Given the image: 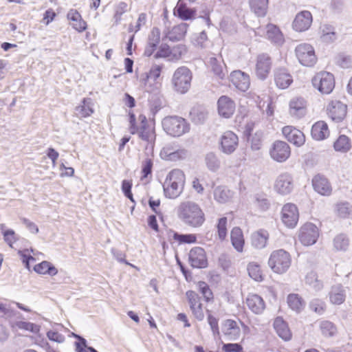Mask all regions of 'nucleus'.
<instances>
[{
  "label": "nucleus",
  "mask_w": 352,
  "mask_h": 352,
  "mask_svg": "<svg viewBox=\"0 0 352 352\" xmlns=\"http://www.w3.org/2000/svg\"><path fill=\"white\" fill-rule=\"evenodd\" d=\"M179 218L186 225L192 228L201 227L205 221V214L201 207L191 201L180 204L177 209Z\"/></svg>",
  "instance_id": "1"
},
{
  "label": "nucleus",
  "mask_w": 352,
  "mask_h": 352,
  "mask_svg": "<svg viewBox=\"0 0 352 352\" xmlns=\"http://www.w3.org/2000/svg\"><path fill=\"white\" fill-rule=\"evenodd\" d=\"M185 175L179 169H173L168 173L163 184L164 195L170 199L178 197L183 191Z\"/></svg>",
  "instance_id": "2"
},
{
  "label": "nucleus",
  "mask_w": 352,
  "mask_h": 352,
  "mask_svg": "<svg viewBox=\"0 0 352 352\" xmlns=\"http://www.w3.org/2000/svg\"><path fill=\"white\" fill-rule=\"evenodd\" d=\"M162 124L164 130L173 137H179L190 130V126L186 120L179 116L166 117Z\"/></svg>",
  "instance_id": "3"
},
{
  "label": "nucleus",
  "mask_w": 352,
  "mask_h": 352,
  "mask_svg": "<svg viewBox=\"0 0 352 352\" xmlns=\"http://www.w3.org/2000/svg\"><path fill=\"white\" fill-rule=\"evenodd\" d=\"M192 80L190 70L184 66L178 67L174 72L171 82L173 89L179 94H186L190 89Z\"/></svg>",
  "instance_id": "4"
},
{
  "label": "nucleus",
  "mask_w": 352,
  "mask_h": 352,
  "mask_svg": "<svg viewBox=\"0 0 352 352\" xmlns=\"http://www.w3.org/2000/svg\"><path fill=\"white\" fill-rule=\"evenodd\" d=\"M268 264L271 269L277 274L285 272L291 265V256L284 250H278L271 254Z\"/></svg>",
  "instance_id": "5"
},
{
  "label": "nucleus",
  "mask_w": 352,
  "mask_h": 352,
  "mask_svg": "<svg viewBox=\"0 0 352 352\" xmlns=\"http://www.w3.org/2000/svg\"><path fill=\"white\" fill-rule=\"evenodd\" d=\"M313 87L322 94H330L335 87L334 76L327 72L317 73L311 80Z\"/></svg>",
  "instance_id": "6"
},
{
  "label": "nucleus",
  "mask_w": 352,
  "mask_h": 352,
  "mask_svg": "<svg viewBox=\"0 0 352 352\" xmlns=\"http://www.w3.org/2000/svg\"><path fill=\"white\" fill-rule=\"evenodd\" d=\"M295 54L298 62L305 67H313L317 62L314 47L309 43H300L295 48Z\"/></svg>",
  "instance_id": "7"
},
{
  "label": "nucleus",
  "mask_w": 352,
  "mask_h": 352,
  "mask_svg": "<svg viewBox=\"0 0 352 352\" xmlns=\"http://www.w3.org/2000/svg\"><path fill=\"white\" fill-rule=\"evenodd\" d=\"M319 237V230L312 223H306L299 230L298 239L300 243L305 246L315 244Z\"/></svg>",
  "instance_id": "8"
},
{
  "label": "nucleus",
  "mask_w": 352,
  "mask_h": 352,
  "mask_svg": "<svg viewBox=\"0 0 352 352\" xmlns=\"http://www.w3.org/2000/svg\"><path fill=\"white\" fill-rule=\"evenodd\" d=\"M220 151L226 154L233 153L239 146V138L236 133L231 131L224 132L219 140Z\"/></svg>",
  "instance_id": "9"
},
{
  "label": "nucleus",
  "mask_w": 352,
  "mask_h": 352,
  "mask_svg": "<svg viewBox=\"0 0 352 352\" xmlns=\"http://www.w3.org/2000/svg\"><path fill=\"white\" fill-rule=\"evenodd\" d=\"M291 155L289 146L283 141H275L270 149L271 158L277 162H285Z\"/></svg>",
  "instance_id": "10"
},
{
  "label": "nucleus",
  "mask_w": 352,
  "mask_h": 352,
  "mask_svg": "<svg viewBox=\"0 0 352 352\" xmlns=\"http://www.w3.org/2000/svg\"><path fill=\"white\" fill-rule=\"evenodd\" d=\"M294 179L291 174L283 173L276 179L274 182V190L282 195H289L294 189Z\"/></svg>",
  "instance_id": "11"
},
{
  "label": "nucleus",
  "mask_w": 352,
  "mask_h": 352,
  "mask_svg": "<svg viewBox=\"0 0 352 352\" xmlns=\"http://www.w3.org/2000/svg\"><path fill=\"white\" fill-rule=\"evenodd\" d=\"M272 59L267 54H261L256 58L255 72L260 80H265L268 76L272 68Z\"/></svg>",
  "instance_id": "12"
},
{
  "label": "nucleus",
  "mask_w": 352,
  "mask_h": 352,
  "mask_svg": "<svg viewBox=\"0 0 352 352\" xmlns=\"http://www.w3.org/2000/svg\"><path fill=\"white\" fill-rule=\"evenodd\" d=\"M346 111V105L339 100H333L327 107L328 116L336 122H340L344 119Z\"/></svg>",
  "instance_id": "13"
},
{
  "label": "nucleus",
  "mask_w": 352,
  "mask_h": 352,
  "mask_svg": "<svg viewBox=\"0 0 352 352\" xmlns=\"http://www.w3.org/2000/svg\"><path fill=\"white\" fill-rule=\"evenodd\" d=\"M307 101L302 97H294L289 102V114L296 119L304 117L307 113Z\"/></svg>",
  "instance_id": "14"
},
{
  "label": "nucleus",
  "mask_w": 352,
  "mask_h": 352,
  "mask_svg": "<svg viewBox=\"0 0 352 352\" xmlns=\"http://www.w3.org/2000/svg\"><path fill=\"white\" fill-rule=\"evenodd\" d=\"M282 221L288 228H294L299 218L298 210L295 204H286L282 208Z\"/></svg>",
  "instance_id": "15"
},
{
  "label": "nucleus",
  "mask_w": 352,
  "mask_h": 352,
  "mask_svg": "<svg viewBox=\"0 0 352 352\" xmlns=\"http://www.w3.org/2000/svg\"><path fill=\"white\" fill-rule=\"evenodd\" d=\"M312 21V14L309 11H301L296 14L292 26L297 32H304L310 28Z\"/></svg>",
  "instance_id": "16"
},
{
  "label": "nucleus",
  "mask_w": 352,
  "mask_h": 352,
  "mask_svg": "<svg viewBox=\"0 0 352 352\" xmlns=\"http://www.w3.org/2000/svg\"><path fill=\"white\" fill-rule=\"evenodd\" d=\"M312 186L316 192L321 195L329 196L331 194L332 187L328 179L321 174L315 175L312 179Z\"/></svg>",
  "instance_id": "17"
},
{
  "label": "nucleus",
  "mask_w": 352,
  "mask_h": 352,
  "mask_svg": "<svg viewBox=\"0 0 352 352\" xmlns=\"http://www.w3.org/2000/svg\"><path fill=\"white\" fill-rule=\"evenodd\" d=\"M282 132L287 141L296 146L303 145L305 142V137L303 133L292 126L283 127Z\"/></svg>",
  "instance_id": "18"
},
{
  "label": "nucleus",
  "mask_w": 352,
  "mask_h": 352,
  "mask_svg": "<svg viewBox=\"0 0 352 352\" xmlns=\"http://www.w3.org/2000/svg\"><path fill=\"white\" fill-rule=\"evenodd\" d=\"M189 261L192 267H206L208 262L204 250L201 247L192 248L189 252Z\"/></svg>",
  "instance_id": "19"
},
{
  "label": "nucleus",
  "mask_w": 352,
  "mask_h": 352,
  "mask_svg": "<svg viewBox=\"0 0 352 352\" xmlns=\"http://www.w3.org/2000/svg\"><path fill=\"white\" fill-rule=\"evenodd\" d=\"M230 81L232 85L241 91H247L250 85V80L248 74L241 70H236L230 74Z\"/></svg>",
  "instance_id": "20"
},
{
  "label": "nucleus",
  "mask_w": 352,
  "mask_h": 352,
  "mask_svg": "<svg viewBox=\"0 0 352 352\" xmlns=\"http://www.w3.org/2000/svg\"><path fill=\"white\" fill-rule=\"evenodd\" d=\"M221 331L228 340H236L241 335L238 322L231 319L223 321Z\"/></svg>",
  "instance_id": "21"
},
{
  "label": "nucleus",
  "mask_w": 352,
  "mask_h": 352,
  "mask_svg": "<svg viewBox=\"0 0 352 352\" xmlns=\"http://www.w3.org/2000/svg\"><path fill=\"white\" fill-rule=\"evenodd\" d=\"M219 115L226 118H230L235 111L234 101L226 96H221L217 102Z\"/></svg>",
  "instance_id": "22"
},
{
  "label": "nucleus",
  "mask_w": 352,
  "mask_h": 352,
  "mask_svg": "<svg viewBox=\"0 0 352 352\" xmlns=\"http://www.w3.org/2000/svg\"><path fill=\"white\" fill-rule=\"evenodd\" d=\"M139 138L146 142L145 149L146 153H151L153 151L155 134L154 129L148 126H140V131L138 132Z\"/></svg>",
  "instance_id": "23"
},
{
  "label": "nucleus",
  "mask_w": 352,
  "mask_h": 352,
  "mask_svg": "<svg viewBox=\"0 0 352 352\" xmlns=\"http://www.w3.org/2000/svg\"><path fill=\"white\" fill-rule=\"evenodd\" d=\"M274 81L278 87L284 89L292 84L293 78L285 68H278L274 72Z\"/></svg>",
  "instance_id": "24"
},
{
  "label": "nucleus",
  "mask_w": 352,
  "mask_h": 352,
  "mask_svg": "<svg viewBox=\"0 0 352 352\" xmlns=\"http://www.w3.org/2000/svg\"><path fill=\"white\" fill-rule=\"evenodd\" d=\"M248 308L256 314H261L265 308L263 299L257 294H249L246 298Z\"/></svg>",
  "instance_id": "25"
},
{
  "label": "nucleus",
  "mask_w": 352,
  "mask_h": 352,
  "mask_svg": "<svg viewBox=\"0 0 352 352\" xmlns=\"http://www.w3.org/2000/svg\"><path fill=\"white\" fill-rule=\"evenodd\" d=\"M67 16L72 22V26L78 32H82L87 29V23L82 19L81 15L76 10H69Z\"/></svg>",
  "instance_id": "26"
},
{
  "label": "nucleus",
  "mask_w": 352,
  "mask_h": 352,
  "mask_svg": "<svg viewBox=\"0 0 352 352\" xmlns=\"http://www.w3.org/2000/svg\"><path fill=\"white\" fill-rule=\"evenodd\" d=\"M329 135L327 124L324 121L316 122L311 128V136L316 140H322Z\"/></svg>",
  "instance_id": "27"
},
{
  "label": "nucleus",
  "mask_w": 352,
  "mask_h": 352,
  "mask_svg": "<svg viewBox=\"0 0 352 352\" xmlns=\"http://www.w3.org/2000/svg\"><path fill=\"white\" fill-rule=\"evenodd\" d=\"M267 38L273 43L281 45L284 43V37L280 29L275 25L268 24L266 26Z\"/></svg>",
  "instance_id": "28"
},
{
  "label": "nucleus",
  "mask_w": 352,
  "mask_h": 352,
  "mask_svg": "<svg viewBox=\"0 0 352 352\" xmlns=\"http://www.w3.org/2000/svg\"><path fill=\"white\" fill-rule=\"evenodd\" d=\"M274 327L277 334L285 341H288L292 338V333L287 326V324L280 317L275 319Z\"/></svg>",
  "instance_id": "29"
},
{
  "label": "nucleus",
  "mask_w": 352,
  "mask_h": 352,
  "mask_svg": "<svg viewBox=\"0 0 352 352\" xmlns=\"http://www.w3.org/2000/svg\"><path fill=\"white\" fill-rule=\"evenodd\" d=\"M346 298V291L341 285H333L329 292L330 302L333 305L342 304Z\"/></svg>",
  "instance_id": "30"
},
{
  "label": "nucleus",
  "mask_w": 352,
  "mask_h": 352,
  "mask_svg": "<svg viewBox=\"0 0 352 352\" xmlns=\"http://www.w3.org/2000/svg\"><path fill=\"white\" fill-rule=\"evenodd\" d=\"M214 199L220 204H225L230 201L233 192L226 186H217L214 190Z\"/></svg>",
  "instance_id": "31"
},
{
  "label": "nucleus",
  "mask_w": 352,
  "mask_h": 352,
  "mask_svg": "<svg viewBox=\"0 0 352 352\" xmlns=\"http://www.w3.org/2000/svg\"><path fill=\"white\" fill-rule=\"evenodd\" d=\"M269 234L265 230H259L253 233L251 236L252 246L257 249H262L265 247Z\"/></svg>",
  "instance_id": "32"
},
{
  "label": "nucleus",
  "mask_w": 352,
  "mask_h": 352,
  "mask_svg": "<svg viewBox=\"0 0 352 352\" xmlns=\"http://www.w3.org/2000/svg\"><path fill=\"white\" fill-rule=\"evenodd\" d=\"M231 241L233 247L238 252H242L244 245V238L241 229L234 227L230 233Z\"/></svg>",
  "instance_id": "33"
},
{
  "label": "nucleus",
  "mask_w": 352,
  "mask_h": 352,
  "mask_svg": "<svg viewBox=\"0 0 352 352\" xmlns=\"http://www.w3.org/2000/svg\"><path fill=\"white\" fill-rule=\"evenodd\" d=\"M175 14L182 20H189L195 17L196 10L194 9L188 8L185 4L179 0L175 8Z\"/></svg>",
  "instance_id": "34"
},
{
  "label": "nucleus",
  "mask_w": 352,
  "mask_h": 352,
  "mask_svg": "<svg viewBox=\"0 0 352 352\" xmlns=\"http://www.w3.org/2000/svg\"><path fill=\"white\" fill-rule=\"evenodd\" d=\"M251 10L258 16H264L268 8V0H249Z\"/></svg>",
  "instance_id": "35"
},
{
  "label": "nucleus",
  "mask_w": 352,
  "mask_h": 352,
  "mask_svg": "<svg viewBox=\"0 0 352 352\" xmlns=\"http://www.w3.org/2000/svg\"><path fill=\"white\" fill-rule=\"evenodd\" d=\"M188 27V24L185 23H182L178 25L173 27L171 31L168 33V38L173 41H177L182 39L187 32Z\"/></svg>",
  "instance_id": "36"
},
{
  "label": "nucleus",
  "mask_w": 352,
  "mask_h": 352,
  "mask_svg": "<svg viewBox=\"0 0 352 352\" xmlns=\"http://www.w3.org/2000/svg\"><path fill=\"white\" fill-rule=\"evenodd\" d=\"M205 163L208 168L212 172L217 171L221 166V161L218 155L213 153H208L205 156Z\"/></svg>",
  "instance_id": "37"
},
{
  "label": "nucleus",
  "mask_w": 352,
  "mask_h": 352,
  "mask_svg": "<svg viewBox=\"0 0 352 352\" xmlns=\"http://www.w3.org/2000/svg\"><path fill=\"white\" fill-rule=\"evenodd\" d=\"M34 270L36 273L40 274L54 276L58 273L57 269L48 261H43L36 265Z\"/></svg>",
  "instance_id": "38"
},
{
  "label": "nucleus",
  "mask_w": 352,
  "mask_h": 352,
  "mask_svg": "<svg viewBox=\"0 0 352 352\" xmlns=\"http://www.w3.org/2000/svg\"><path fill=\"white\" fill-rule=\"evenodd\" d=\"M210 63L214 74L219 79H223L227 74L225 64L221 63L214 57L210 58Z\"/></svg>",
  "instance_id": "39"
},
{
  "label": "nucleus",
  "mask_w": 352,
  "mask_h": 352,
  "mask_svg": "<svg viewBox=\"0 0 352 352\" xmlns=\"http://www.w3.org/2000/svg\"><path fill=\"white\" fill-rule=\"evenodd\" d=\"M91 104L92 101L91 98H84L82 104L76 108V114L83 118L89 116L94 113Z\"/></svg>",
  "instance_id": "40"
},
{
  "label": "nucleus",
  "mask_w": 352,
  "mask_h": 352,
  "mask_svg": "<svg viewBox=\"0 0 352 352\" xmlns=\"http://www.w3.org/2000/svg\"><path fill=\"white\" fill-rule=\"evenodd\" d=\"M320 329L322 336L327 338L334 336L337 333L335 324L329 320H322L320 322Z\"/></svg>",
  "instance_id": "41"
},
{
  "label": "nucleus",
  "mask_w": 352,
  "mask_h": 352,
  "mask_svg": "<svg viewBox=\"0 0 352 352\" xmlns=\"http://www.w3.org/2000/svg\"><path fill=\"white\" fill-rule=\"evenodd\" d=\"M289 307L296 312H300L304 307V302L298 294H289L287 297Z\"/></svg>",
  "instance_id": "42"
},
{
  "label": "nucleus",
  "mask_w": 352,
  "mask_h": 352,
  "mask_svg": "<svg viewBox=\"0 0 352 352\" xmlns=\"http://www.w3.org/2000/svg\"><path fill=\"white\" fill-rule=\"evenodd\" d=\"M207 115V111L201 107H194L190 112L192 122L196 124L203 123L206 119Z\"/></svg>",
  "instance_id": "43"
},
{
  "label": "nucleus",
  "mask_w": 352,
  "mask_h": 352,
  "mask_svg": "<svg viewBox=\"0 0 352 352\" xmlns=\"http://www.w3.org/2000/svg\"><path fill=\"white\" fill-rule=\"evenodd\" d=\"M248 272L249 276L256 281L263 280V274L260 265L254 262H251L248 265Z\"/></svg>",
  "instance_id": "44"
},
{
  "label": "nucleus",
  "mask_w": 352,
  "mask_h": 352,
  "mask_svg": "<svg viewBox=\"0 0 352 352\" xmlns=\"http://www.w3.org/2000/svg\"><path fill=\"white\" fill-rule=\"evenodd\" d=\"M334 148L336 151L345 153L351 148L349 139L346 135H340L334 142Z\"/></svg>",
  "instance_id": "45"
},
{
  "label": "nucleus",
  "mask_w": 352,
  "mask_h": 352,
  "mask_svg": "<svg viewBox=\"0 0 352 352\" xmlns=\"http://www.w3.org/2000/svg\"><path fill=\"white\" fill-rule=\"evenodd\" d=\"M349 245V240L344 234H339L333 239V246L336 250L346 251Z\"/></svg>",
  "instance_id": "46"
},
{
  "label": "nucleus",
  "mask_w": 352,
  "mask_h": 352,
  "mask_svg": "<svg viewBox=\"0 0 352 352\" xmlns=\"http://www.w3.org/2000/svg\"><path fill=\"white\" fill-rule=\"evenodd\" d=\"M128 11L126 3L121 1L115 7V13L113 17L114 25H118L122 20V15Z\"/></svg>",
  "instance_id": "47"
},
{
  "label": "nucleus",
  "mask_w": 352,
  "mask_h": 352,
  "mask_svg": "<svg viewBox=\"0 0 352 352\" xmlns=\"http://www.w3.org/2000/svg\"><path fill=\"white\" fill-rule=\"evenodd\" d=\"M305 283L315 291H320L323 287L322 283L318 279V276L314 272L307 274L305 277Z\"/></svg>",
  "instance_id": "48"
},
{
  "label": "nucleus",
  "mask_w": 352,
  "mask_h": 352,
  "mask_svg": "<svg viewBox=\"0 0 352 352\" xmlns=\"http://www.w3.org/2000/svg\"><path fill=\"white\" fill-rule=\"evenodd\" d=\"M336 63L344 69L352 68V56L344 53L337 55Z\"/></svg>",
  "instance_id": "49"
},
{
  "label": "nucleus",
  "mask_w": 352,
  "mask_h": 352,
  "mask_svg": "<svg viewBox=\"0 0 352 352\" xmlns=\"http://www.w3.org/2000/svg\"><path fill=\"white\" fill-rule=\"evenodd\" d=\"M178 146L179 144L175 142L166 144L160 151V155L161 158L167 161Z\"/></svg>",
  "instance_id": "50"
},
{
  "label": "nucleus",
  "mask_w": 352,
  "mask_h": 352,
  "mask_svg": "<svg viewBox=\"0 0 352 352\" xmlns=\"http://www.w3.org/2000/svg\"><path fill=\"white\" fill-rule=\"evenodd\" d=\"M144 84L146 91L150 93L159 91L162 86L160 80L151 79L146 76Z\"/></svg>",
  "instance_id": "51"
},
{
  "label": "nucleus",
  "mask_w": 352,
  "mask_h": 352,
  "mask_svg": "<svg viewBox=\"0 0 352 352\" xmlns=\"http://www.w3.org/2000/svg\"><path fill=\"white\" fill-rule=\"evenodd\" d=\"M310 309L319 315H322L326 309L325 302L320 299H313L309 304Z\"/></svg>",
  "instance_id": "52"
},
{
  "label": "nucleus",
  "mask_w": 352,
  "mask_h": 352,
  "mask_svg": "<svg viewBox=\"0 0 352 352\" xmlns=\"http://www.w3.org/2000/svg\"><path fill=\"white\" fill-rule=\"evenodd\" d=\"M227 222L226 217H221L219 219L217 225L218 236L221 241L224 240L227 235Z\"/></svg>",
  "instance_id": "53"
},
{
  "label": "nucleus",
  "mask_w": 352,
  "mask_h": 352,
  "mask_svg": "<svg viewBox=\"0 0 352 352\" xmlns=\"http://www.w3.org/2000/svg\"><path fill=\"white\" fill-rule=\"evenodd\" d=\"M188 155V151L179 145L167 161L176 162L184 160L187 157Z\"/></svg>",
  "instance_id": "54"
},
{
  "label": "nucleus",
  "mask_w": 352,
  "mask_h": 352,
  "mask_svg": "<svg viewBox=\"0 0 352 352\" xmlns=\"http://www.w3.org/2000/svg\"><path fill=\"white\" fill-rule=\"evenodd\" d=\"M336 212L342 218H346L351 212V207L348 202H341L336 205Z\"/></svg>",
  "instance_id": "55"
},
{
  "label": "nucleus",
  "mask_w": 352,
  "mask_h": 352,
  "mask_svg": "<svg viewBox=\"0 0 352 352\" xmlns=\"http://www.w3.org/2000/svg\"><path fill=\"white\" fill-rule=\"evenodd\" d=\"M3 236L4 241L11 248H12L13 243L19 239L17 234L12 229L3 231Z\"/></svg>",
  "instance_id": "56"
},
{
  "label": "nucleus",
  "mask_w": 352,
  "mask_h": 352,
  "mask_svg": "<svg viewBox=\"0 0 352 352\" xmlns=\"http://www.w3.org/2000/svg\"><path fill=\"white\" fill-rule=\"evenodd\" d=\"M207 320L210 327L214 337L219 336L220 334L219 329V320L212 314H208Z\"/></svg>",
  "instance_id": "57"
},
{
  "label": "nucleus",
  "mask_w": 352,
  "mask_h": 352,
  "mask_svg": "<svg viewBox=\"0 0 352 352\" xmlns=\"http://www.w3.org/2000/svg\"><path fill=\"white\" fill-rule=\"evenodd\" d=\"M172 49L166 44H162L160 45L158 51L155 54L154 57L158 58H170L172 56Z\"/></svg>",
  "instance_id": "58"
},
{
  "label": "nucleus",
  "mask_w": 352,
  "mask_h": 352,
  "mask_svg": "<svg viewBox=\"0 0 352 352\" xmlns=\"http://www.w3.org/2000/svg\"><path fill=\"white\" fill-rule=\"evenodd\" d=\"M251 148L253 151H258L262 146V134L260 132L255 133L250 140Z\"/></svg>",
  "instance_id": "59"
},
{
  "label": "nucleus",
  "mask_w": 352,
  "mask_h": 352,
  "mask_svg": "<svg viewBox=\"0 0 352 352\" xmlns=\"http://www.w3.org/2000/svg\"><path fill=\"white\" fill-rule=\"evenodd\" d=\"M174 238L179 243H192L196 241L197 237L195 234H179L175 233L174 234Z\"/></svg>",
  "instance_id": "60"
},
{
  "label": "nucleus",
  "mask_w": 352,
  "mask_h": 352,
  "mask_svg": "<svg viewBox=\"0 0 352 352\" xmlns=\"http://www.w3.org/2000/svg\"><path fill=\"white\" fill-rule=\"evenodd\" d=\"M162 68V65H153L151 67L149 72L146 74V76L150 78L151 79L160 80L159 78L160 76Z\"/></svg>",
  "instance_id": "61"
},
{
  "label": "nucleus",
  "mask_w": 352,
  "mask_h": 352,
  "mask_svg": "<svg viewBox=\"0 0 352 352\" xmlns=\"http://www.w3.org/2000/svg\"><path fill=\"white\" fill-rule=\"evenodd\" d=\"M14 325L20 329H24L30 332H36L38 331V327L30 322L18 321L15 322Z\"/></svg>",
  "instance_id": "62"
},
{
  "label": "nucleus",
  "mask_w": 352,
  "mask_h": 352,
  "mask_svg": "<svg viewBox=\"0 0 352 352\" xmlns=\"http://www.w3.org/2000/svg\"><path fill=\"white\" fill-rule=\"evenodd\" d=\"M186 296L188 300L190 308L201 304L200 302V297L196 292L193 291H188L186 292Z\"/></svg>",
  "instance_id": "63"
},
{
  "label": "nucleus",
  "mask_w": 352,
  "mask_h": 352,
  "mask_svg": "<svg viewBox=\"0 0 352 352\" xmlns=\"http://www.w3.org/2000/svg\"><path fill=\"white\" fill-rule=\"evenodd\" d=\"M199 289L206 301L212 298V292L205 282L201 281L199 283Z\"/></svg>",
  "instance_id": "64"
}]
</instances>
